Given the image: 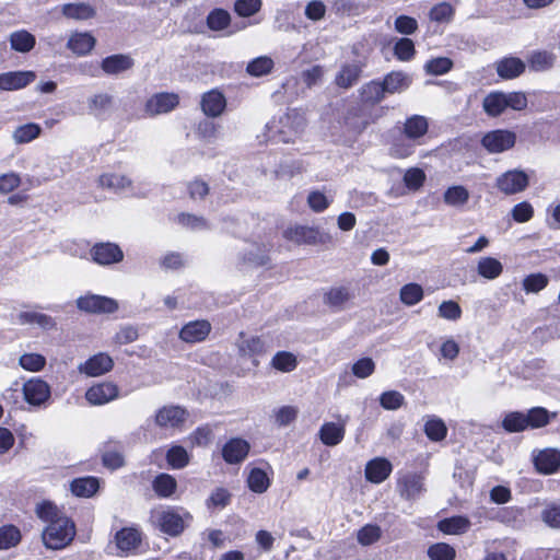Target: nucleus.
Segmentation results:
<instances>
[{
    "mask_svg": "<svg viewBox=\"0 0 560 560\" xmlns=\"http://www.w3.org/2000/svg\"><path fill=\"white\" fill-rule=\"evenodd\" d=\"M35 513L46 523L42 532V541L47 549L60 550L73 541L77 534L75 523L55 502L43 500L36 505Z\"/></svg>",
    "mask_w": 560,
    "mask_h": 560,
    "instance_id": "nucleus-1",
    "label": "nucleus"
},
{
    "mask_svg": "<svg viewBox=\"0 0 560 560\" xmlns=\"http://www.w3.org/2000/svg\"><path fill=\"white\" fill-rule=\"evenodd\" d=\"M282 237L295 246H318L331 242L329 233L324 232L319 226L305 224H290L282 232Z\"/></svg>",
    "mask_w": 560,
    "mask_h": 560,
    "instance_id": "nucleus-2",
    "label": "nucleus"
},
{
    "mask_svg": "<svg viewBox=\"0 0 560 560\" xmlns=\"http://www.w3.org/2000/svg\"><path fill=\"white\" fill-rule=\"evenodd\" d=\"M380 115L374 114L373 109L362 104H357L347 109L343 115L342 122L346 129L355 135H361L370 125L376 122Z\"/></svg>",
    "mask_w": 560,
    "mask_h": 560,
    "instance_id": "nucleus-3",
    "label": "nucleus"
},
{
    "mask_svg": "<svg viewBox=\"0 0 560 560\" xmlns=\"http://www.w3.org/2000/svg\"><path fill=\"white\" fill-rule=\"evenodd\" d=\"M480 143L490 154L505 152L516 143V133L509 129H494L486 132Z\"/></svg>",
    "mask_w": 560,
    "mask_h": 560,
    "instance_id": "nucleus-4",
    "label": "nucleus"
},
{
    "mask_svg": "<svg viewBox=\"0 0 560 560\" xmlns=\"http://www.w3.org/2000/svg\"><path fill=\"white\" fill-rule=\"evenodd\" d=\"M188 417L186 408L178 405H166L156 410L154 422L160 429L182 430Z\"/></svg>",
    "mask_w": 560,
    "mask_h": 560,
    "instance_id": "nucleus-5",
    "label": "nucleus"
},
{
    "mask_svg": "<svg viewBox=\"0 0 560 560\" xmlns=\"http://www.w3.org/2000/svg\"><path fill=\"white\" fill-rule=\"evenodd\" d=\"M529 185L528 175L521 170H510L495 179V187L505 196L524 191Z\"/></svg>",
    "mask_w": 560,
    "mask_h": 560,
    "instance_id": "nucleus-6",
    "label": "nucleus"
},
{
    "mask_svg": "<svg viewBox=\"0 0 560 560\" xmlns=\"http://www.w3.org/2000/svg\"><path fill=\"white\" fill-rule=\"evenodd\" d=\"M80 311L90 314H112L118 310L116 300L97 294H85L77 300Z\"/></svg>",
    "mask_w": 560,
    "mask_h": 560,
    "instance_id": "nucleus-7",
    "label": "nucleus"
},
{
    "mask_svg": "<svg viewBox=\"0 0 560 560\" xmlns=\"http://www.w3.org/2000/svg\"><path fill=\"white\" fill-rule=\"evenodd\" d=\"M90 255L92 260L100 266H109L124 260V252L120 246L112 242L95 243Z\"/></svg>",
    "mask_w": 560,
    "mask_h": 560,
    "instance_id": "nucleus-8",
    "label": "nucleus"
},
{
    "mask_svg": "<svg viewBox=\"0 0 560 560\" xmlns=\"http://www.w3.org/2000/svg\"><path fill=\"white\" fill-rule=\"evenodd\" d=\"M249 452V442L243 438L234 436L222 445L221 456L228 465H240L247 458Z\"/></svg>",
    "mask_w": 560,
    "mask_h": 560,
    "instance_id": "nucleus-9",
    "label": "nucleus"
},
{
    "mask_svg": "<svg viewBox=\"0 0 560 560\" xmlns=\"http://www.w3.org/2000/svg\"><path fill=\"white\" fill-rule=\"evenodd\" d=\"M179 105V96L173 92H160L149 97L144 105V112L150 116L166 114Z\"/></svg>",
    "mask_w": 560,
    "mask_h": 560,
    "instance_id": "nucleus-10",
    "label": "nucleus"
},
{
    "mask_svg": "<svg viewBox=\"0 0 560 560\" xmlns=\"http://www.w3.org/2000/svg\"><path fill=\"white\" fill-rule=\"evenodd\" d=\"M159 529L171 537L179 536L186 528V523L178 510L168 508L156 515Z\"/></svg>",
    "mask_w": 560,
    "mask_h": 560,
    "instance_id": "nucleus-11",
    "label": "nucleus"
},
{
    "mask_svg": "<svg viewBox=\"0 0 560 560\" xmlns=\"http://www.w3.org/2000/svg\"><path fill=\"white\" fill-rule=\"evenodd\" d=\"M22 393L26 402L39 406L50 397V387L45 381L33 377L23 384Z\"/></svg>",
    "mask_w": 560,
    "mask_h": 560,
    "instance_id": "nucleus-12",
    "label": "nucleus"
},
{
    "mask_svg": "<svg viewBox=\"0 0 560 560\" xmlns=\"http://www.w3.org/2000/svg\"><path fill=\"white\" fill-rule=\"evenodd\" d=\"M365 66V62L361 60L343 63L336 73L335 84L345 90L352 88L359 82Z\"/></svg>",
    "mask_w": 560,
    "mask_h": 560,
    "instance_id": "nucleus-13",
    "label": "nucleus"
},
{
    "mask_svg": "<svg viewBox=\"0 0 560 560\" xmlns=\"http://www.w3.org/2000/svg\"><path fill=\"white\" fill-rule=\"evenodd\" d=\"M211 324L207 319H196L185 324L179 330V338L187 343L206 340L211 332Z\"/></svg>",
    "mask_w": 560,
    "mask_h": 560,
    "instance_id": "nucleus-14",
    "label": "nucleus"
},
{
    "mask_svg": "<svg viewBox=\"0 0 560 560\" xmlns=\"http://www.w3.org/2000/svg\"><path fill=\"white\" fill-rule=\"evenodd\" d=\"M36 79V73L31 70L9 71L0 74V90L15 91L24 89L33 83Z\"/></svg>",
    "mask_w": 560,
    "mask_h": 560,
    "instance_id": "nucleus-15",
    "label": "nucleus"
},
{
    "mask_svg": "<svg viewBox=\"0 0 560 560\" xmlns=\"http://www.w3.org/2000/svg\"><path fill=\"white\" fill-rule=\"evenodd\" d=\"M393 471L392 463L385 457H375L365 465V479L372 483L378 485L385 481Z\"/></svg>",
    "mask_w": 560,
    "mask_h": 560,
    "instance_id": "nucleus-16",
    "label": "nucleus"
},
{
    "mask_svg": "<svg viewBox=\"0 0 560 560\" xmlns=\"http://www.w3.org/2000/svg\"><path fill=\"white\" fill-rule=\"evenodd\" d=\"M200 106L207 117H219L225 110L226 98L221 91L212 89L202 94Z\"/></svg>",
    "mask_w": 560,
    "mask_h": 560,
    "instance_id": "nucleus-17",
    "label": "nucleus"
},
{
    "mask_svg": "<svg viewBox=\"0 0 560 560\" xmlns=\"http://www.w3.org/2000/svg\"><path fill=\"white\" fill-rule=\"evenodd\" d=\"M118 397V387L110 382H103L91 386L85 398L92 405H104Z\"/></svg>",
    "mask_w": 560,
    "mask_h": 560,
    "instance_id": "nucleus-18",
    "label": "nucleus"
},
{
    "mask_svg": "<svg viewBox=\"0 0 560 560\" xmlns=\"http://www.w3.org/2000/svg\"><path fill=\"white\" fill-rule=\"evenodd\" d=\"M115 542L120 551L125 553L133 552L142 544V533L136 527H122L116 532Z\"/></svg>",
    "mask_w": 560,
    "mask_h": 560,
    "instance_id": "nucleus-19",
    "label": "nucleus"
},
{
    "mask_svg": "<svg viewBox=\"0 0 560 560\" xmlns=\"http://www.w3.org/2000/svg\"><path fill=\"white\" fill-rule=\"evenodd\" d=\"M536 470L542 475H552L560 469V451L556 448H545L534 458Z\"/></svg>",
    "mask_w": 560,
    "mask_h": 560,
    "instance_id": "nucleus-20",
    "label": "nucleus"
},
{
    "mask_svg": "<svg viewBox=\"0 0 560 560\" xmlns=\"http://www.w3.org/2000/svg\"><path fill=\"white\" fill-rule=\"evenodd\" d=\"M399 493L406 500H415L417 499L422 491L423 487V477L417 472H407L397 481Z\"/></svg>",
    "mask_w": 560,
    "mask_h": 560,
    "instance_id": "nucleus-21",
    "label": "nucleus"
},
{
    "mask_svg": "<svg viewBox=\"0 0 560 560\" xmlns=\"http://www.w3.org/2000/svg\"><path fill=\"white\" fill-rule=\"evenodd\" d=\"M553 418H556V413L545 407H533L526 412L523 411L524 431L545 428Z\"/></svg>",
    "mask_w": 560,
    "mask_h": 560,
    "instance_id": "nucleus-22",
    "label": "nucleus"
},
{
    "mask_svg": "<svg viewBox=\"0 0 560 560\" xmlns=\"http://www.w3.org/2000/svg\"><path fill=\"white\" fill-rule=\"evenodd\" d=\"M135 66V60L125 54H115L105 57L101 61V69L107 75H117L130 70Z\"/></svg>",
    "mask_w": 560,
    "mask_h": 560,
    "instance_id": "nucleus-23",
    "label": "nucleus"
},
{
    "mask_svg": "<svg viewBox=\"0 0 560 560\" xmlns=\"http://www.w3.org/2000/svg\"><path fill=\"white\" fill-rule=\"evenodd\" d=\"M385 95L380 80H371L359 89L360 104L371 109L380 104Z\"/></svg>",
    "mask_w": 560,
    "mask_h": 560,
    "instance_id": "nucleus-24",
    "label": "nucleus"
},
{
    "mask_svg": "<svg viewBox=\"0 0 560 560\" xmlns=\"http://www.w3.org/2000/svg\"><path fill=\"white\" fill-rule=\"evenodd\" d=\"M96 39L89 32H74L68 39L67 48L77 56H86L95 47Z\"/></svg>",
    "mask_w": 560,
    "mask_h": 560,
    "instance_id": "nucleus-25",
    "label": "nucleus"
},
{
    "mask_svg": "<svg viewBox=\"0 0 560 560\" xmlns=\"http://www.w3.org/2000/svg\"><path fill=\"white\" fill-rule=\"evenodd\" d=\"M114 366L113 359L104 352H100L85 361L81 371L88 376H100L109 372Z\"/></svg>",
    "mask_w": 560,
    "mask_h": 560,
    "instance_id": "nucleus-26",
    "label": "nucleus"
},
{
    "mask_svg": "<svg viewBox=\"0 0 560 560\" xmlns=\"http://www.w3.org/2000/svg\"><path fill=\"white\" fill-rule=\"evenodd\" d=\"M100 489V480L94 476L74 478L70 482V491L78 498H91Z\"/></svg>",
    "mask_w": 560,
    "mask_h": 560,
    "instance_id": "nucleus-27",
    "label": "nucleus"
},
{
    "mask_svg": "<svg viewBox=\"0 0 560 560\" xmlns=\"http://www.w3.org/2000/svg\"><path fill=\"white\" fill-rule=\"evenodd\" d=\"M346 435V428L342 423L325 422L319 431L318 436L326 446H336L342 442Z\"/></svg>",
    "mask_w": 560,
    "mask_h": 560,
    "instance_id": "nucleus-28",
    "label": "nucleus"
},
{
    "mask_svg": "<svg viewBox=\"0 0 560 560\" xmlns=\"http://www.w3.org/2000/svg\"><path fill=\"white\" fill-rule=\"evenodd\" d=\"M471 526L470 520L465 515L445 517L438 523V528L445 535H462Z\"/></svg>",
    "mask_w": 560,
    "mask_h": 560,
    "instance_id": "nucleus-29",
    "label": "nucleus"
},
{
    "mask_svg": "<svg viewBox=\"0 0 560 560\" xmlns=\"http://www.w3.org/2000/svg\"><path fill=\"white\" fill-rule=\"evenodd\" d=\"M152 489L158 498L167 499L175 494L177 481L172 475L161 472L152 480Z\"/></svg>",
    "mask_w": 560,
    "mask_h": 560,
    "instance_id": "nucleus-30",
    "label": "nucleus"
},
{
    "mask_svg": "<svg viewBox=\"0 0 560 560\" xmlns=\"http://www.w3.org/2000/svg\"><path fill=\"white\" fill-rule=\"evenodd\" d=\"M525 71V63L517 57H505L498 62V75L505 80L520 77Z\"/></svg>",
    "mask_w": 560,
    "mask_h": 560,
    "instance_id": "nucleus-31",
    "label": "nucleus"
},
{
    "mask_svg": "<svg viewBox=\"0 0 560 560\" xmlns=\"http://www.w3.org/2000/svg\"><path fill=\"white\" fill-rule=\"evenodd\" d=\"M385 94L400 93L410 85V79L402 71H390L381 81Z\"/></svg>",
    "mask_w": 560,
    "mask_h": 560,
    "instance_id": "nucleus-32",
    "label": "nucleus"
},
{
    "mask_svg": "<svg viewBox=\"0 0 560 560\" xmlns=\"http://www.w3.org/2000/svg\"><path fill=\"white\" fill-rule=\"evenodd\" d=\"M63 16L70 20L85 21L96 15V10L89 3H66L61 7Z\"/></svg>",
    "mask_w": 560,
    "mask_h": 560,
    "instance_id": "nucleus-33",
    "label": "nucleus"
},
{
    "mask_svg": "<svg viewBox=\"0 0 560 560\" xmlns=\"http://www.w3.org/2000/svg\"><path fill=\"white\" fill-rule=\"evenodd\" d=\"M246 485L252 492L261 494L269 489L271 485V478L264 469L254 467L247 475Z\"/></svg>",
    "mask_w": 560,
    "mask_h": 560,
    "instance_id": "nucleus-34",
    "label": "nucleus"
},
{
    "mask_svg": "<svg viewBox=\"0 0 560 560\" xmlns=\"http://www.w3.org/2000/svg\"><path fill=\"white\" fill-rule=\"evenodd\" d=\"M482 108L489 117H498L505 112V93L490 92L482 101Z\"/></svg>",
    "mask_w": 560,
    "mask_h": 560,
    "instance_id": "nucleus-35",
    "label": "nucleus"
},
{
    "mask_svg": "<svg viewBox=\"0 0 560 560\" xmlns=\"http://www.w3.org/2000/svg\"><path fill=\"white\" fill-rule=\"evenodd\" d=\"M555 61V54L547 50L533 51L527 59L529 69L535 72H544L551 69Z\"/></svg>",
    "mask_w": 560,
    "mask_h": 560,
    "instance_id": "nucleus-36",
    "label": "nucleus"
},
{
    "mask_svg": "<svg viewBox=\"0 0 560 560\" xmlns=\"http://www.w3.org/2000/svg\"><path fill=\"white\" fill-rule=\"evenodd\" d=\"M10 45L14 51L28 52L36 45L35 36L26 30H20L11 33Z\"/></svg>",
    "mask_w": 560,
    "mask_h": 560,
    "instance_id": "nucleus-37",
    "label": "nucleus"
},
{
    "mask_svg": "<svg viewBox=\"0 0 560 560\" xmlns=\"http://www.w3.org/2000/svg\"><path fill=\"white\" fill-rule=\"evenodd\" d=\"M429 129L428 120L420 115H413L406 119L404 125V133L408 139H419L423 137Z\"/></svg>",
    "mask_w": 560,
    "mask_h": 560,
    "instance_id": "nucleus-38",
    "label": "nucleus"
},
{
    "mask_svg": "<svg viewBox=\"0 0 560 560\" xmlns=\"http://www.w3.org/2000/svg\"><path fill=\"white\" fill-rule=\"evenodd\" d=\"M22 540L20 528L13 524L0 526V550H8L16 547Z\"/></svg>",
    "mask_w": 560,
    "mask_h": 560,
    "instance_id": "nucleus-39",
    "label": "nucleus"
},
{
    "mask_svg": "<svg viewBox=\"0 0 560 560\" xmlns=\"http://www.w3.org/2000/svg\"><path fill=\"white\" fill-rule=\"evenodd\" d=\"M98 184L102 188L122 190L131 187L132 182L124 174L104 173L100 176Z\"/></svg>",
    "mask_w": 560,
    "mask_h": 560,
    "instance_id": "nucleus-40",
    "label": "nucleus"
},
{
    "mask_svg": "<svg viewBox=\"0 0 560 560\" xmlns=\"http://www.w3.org/2000/svg\"><path fill=\"white\" fill-rule=\"evenodd\" d=\"M232 500V493L224 487H217L206 500V506L210 511L223 510Z\"/></svg>",
    "mask_w": 560,
    "mask_h": 560,
    "instance_id": "nucleus-41",
    "label": "nucleus"
},
{
    "mask_svg": "<svg viewBox=\"0 0 560 560\" xmlns=\"http://www.w3.org/2000/svg\"><path fill=\"white\" fill-rule=\"evenodd\" d=\"M352 296L348 288L332 287L325 293L324 301L330 307L341 308Z\"/></svg>",
    "mask_w": 560,
    "mask_h": 560,
    "instance_id": "nucleus-42",
    "label": "nucleus"
},
{
    "mask_svg": "<svg viewBox=\"0 0 560 560\" xmlns=\"http://www.w3.org/2000/svg\"><path fill=\"white\" fill-rule=\"evenodd\" d=\"M477 270L482 278L492 280L502 273L503 266L497 258L482 257L478 261Z\"/></svg>",
    "mask_w": 560,
    "mask_h": 560,
    "instance_id": "nucleus-43",
    "label": "nucleus"
},
{
    "mask_svg": "<svg viewBox=\"0 0 560 560\" xmlns=\"http://www.w3.org/2000/svg\"><path fill=\"white\" fill-rule=\"evenodd\" d=\"M423 431L432 442H440L447 435V427L442 419L436 417H431L425 421Z\"/></svg>",
    "mask_w": 560,
    "mask_h": 560,
    "instance_id": "nucleus-44",
    "label": "nucleus"
},
{
    "mask_svg": "<svg viewBox=\"0 0 560 560\" xmlns=\"http://www.w3.org/2000/svg\"><path fill=\"white\" fill-rule=\"evenodd\" d=\"M166 462L173 469H182L189 464V454L182 445H173L166 452Z\"/></svg>",
    "mask_w": 560,
    "mask_h": 560,
    "instance_id": "nucleus-45",
    "label": "nucleus"
},
{
    "mask_svg": "<svg viewBox=\"0 0 560 560\" xmlns=\"http://www.w3.org/2000/svg\"><path fill=\"white\" fill-rule=\"evenodd\" d=\"M424 296L423 289L420 284L410 282L400 288L399 298L402 304L413 306L422 301Z\"/></svg>",
    "mask_w": 560,
    "mask_h": 560,
    "instance_id": "nucleus-46",
    "label": "nucleus"
},
{
    "mask_svg": "<svg viewBox=\"0 0 560 560\" xmlns=\"http://www.w3.org/2000/svg\"><path fill=\"white\" fill-rule=\"evenodd\" d=\"M271 366L277 371L288 373L296 369L298 360L292 352L279 351L273 355Z\"/></svg>",
    "mask_w": 560,
    "mask_h": 560,
    "instance_id": "nucleus-47",
    "label": "nucleus"
},
{
    "mask_svg": "<svg viewBox=\"0 0 560 560\" xmlns=\"http://www.w3.org/2000/svg\"><path fill=\"white\" fill-rule=\"evenodd\" d=\"M42 132V128L38 124L27 122L19 126L13 132V139L16 143H28L34 139L38 138Z\"/></svg>",
    "mask_w": 560,
    "mask_h": 560,
    "instance_id": "nucleus-48",
    "label": "nucleus"
},
{
    "mask_svg": "<svg viewBox=\"0 0 560 560\" xmlns=\"http://www.w3.org/2000/svg\"><path fill=\"white\" fill-rule=\"evenodd\" d=\"M231 23L230 13L221 8H215L207 16V26L211 31L225 30Z\"/></svg>",
    "mask_w": 560,
    "mask_h": 560,
    "instance_id": "nucleus-49",
    "label": "nucleus"
},
{
    "mask_svg": "<svg viewBox=\"0 0 560 560\" xmlns=\"http://www.w3.org/2000/svg\"><path fill=\"white\" fill-rule=\"evenodd\" d=\"M394 56L399 61H410L416 56V47L412 39L408 37L399 38L393 48Z\"/></svg>",
    "mask_w": 560,
    "mask_h": 560,
    "instance_id": "nucleus-50",
    "label": "nucleus"
},
{
    "mask_svg": "<svg viewBox=\"0 0 560 560\" xmlns=\"http://www.w3.org/2000/svg\"><path fill=\"white\" fill-rule=\"evenodd\" d=\"M273 60L268 56H260L248 62L246 71L252 77H262L269 74L273 69Z\"/></svg>",
    "mask_w": 560,
    "mask_h": 560,
    "instance_id": "nucleus-51",
    "label": "nucleus"
},
{
    "mask_svg": "<svg viewBox=\"0 0 560 560\" xmlns=\"http://www.w3.org/2000/svg\"><path fill=\"white\" fill-rule=\"evenodd\" d=\"M427 555L430 560H454L456 550L447 542H435L429 546Z\"/></svg>",
    "mask_w": 560,
    "mask_h": 560,
    "instance_id": "nucleus-52",
    "label": "nucleus"
},
{
    "mask_svg": "<svg viewBox=\"0 0 560 560\" xmlns=\"http://www.w3.org/2000/svg\"><path fill=\"white\" fill-rule=\"evenodd\" d=\"M382 537V529L376 524H366L357 533V540L361 546H371Z\"/></svg>",
    "mask_w": 560,
    "mask_h": 560,
    "instance_id": "nucleus-53",
    "label": "nucleus"
},
{
    "mask_svg": "<svg viewBox=\"0 0 560 560\" xmlns=\"http://www.w3.org/2000/svg\"><path fill=\"white\" fill-rule=\"evenodd\" d=\"M176 222L183 228L191 231L206 230L209 228L208 221L203 217L188 212L178 213Z\"/></svg>",
    "mask_w": 560,
    "mask_h": 560,
    "instance_id": "nucleus-54",
    "label": "nucleus"
},
{
    "mask_svg": "<svg viewBox=\"0 0 560 560\" xmlns=\"http://www.w3.org/2000/svg\"><path fill=\"white\" fill-rule=\"evenodd\" d=\"M455 14V9L448 2H440L434 4L430 12L429 18L431 21L438 23H448L453 20Z\"/></svg>",
    "mask_w": 560,
    "mask_h": 560,
    "instance_id": "nucleus-55",
    "label": "nucleus"
},
{
    "mask_svg": "<svg viewBox=\"0 0 560 560\" xmlns=\"http://www.w3.org/2000/svg\"><path fill=\"white\" fill-rule=\"evenodd\" d=\"M549 283V278L541 272L530 273L523 279L522 285L526 293H538Z\"/></svg>",
    "mask_w": 560,
    "mask_h": 560,
    "instance_id": "nucleus-56",
    "label": "nucleus"
},
{
    "mask_svg": "<svg viewBox=\"0 0 560 560\" xmlns=\"http://www.w3.org/2000/svg\"><path fill=\"white\" fill-rule=\"evenodd\" d=\"M468 199L469 192L462 185L448 187L444 192V202L450 206H463Z\"/></svg>",
    "mask_w": 560,
    "mask_h": 560,
    "instance_id": "nucleus-57",
    "label": "nucleus"
},
{
    "mask_svg": "<svg viewBox=\"0 0 560 560\" xmlns=\"http://www.w3.org/2000/svg\"><path fill=\"white\" fill-rule=\"evenodd\" d=\"M523 512L524 510L518 506H502L495 511L492 520L511 525L520 521Z\"/></svg>",
    "mask_w": 560,
    "mask_h": 560,
    "instance_id": "nucleus-58",
    "label": "nucleus"
},
{
    "mask_svg": "<svg viewBox=\"0 0 560 560\" xmlns=\"http://www.w3.org/2000/svg\"><path fill=\"white\" fill-rule=\"evenodd\" d=\"M114 98L107 93H100L93 95L89 100V109L95 116H98L113 106Z\"/></svg>",
    "mask_w": 560,
    "mask_h": 560,
    "instance_id": "nucleus-59",
    "label": "nucleus"
},
{
    "mask_svg": "<svg viewBox=\"0 0 560 560\" xmlns=\"http://www.w3.org/2000/svg\"><path fill=\"white\" fill-rule=\"evenodd\" d=\"M541 521L550 528L560 529V503L546 504L540 513Z\"/></svg>",
    "mask_w": 560,
    "mask_h": 560,
    "instance_id": "nucleus-60",
    "label": "nucleus"
},
{
    "mask_svg": "<svg viewBox=\"0 0 560 560\" xmlns=\"http://www.w3.org/2000/svg\"><path fill=\"white\" fill-rule=\"evenodd\" d=\"M213 438V430L209 424L197 427L189 435L191 446H208Z\"/></svg>",
    "mask_w": 560,
    "mask_h": 560,
    "instance_id": "nucleus-61",
    "label": "nucleus"
},
{
    "mask_svg": "<svg viewBox=\"0 0 560 560\" xmlns=\"http://www.w3.org/2000/svg\"><path fill=\"white\" fill-rule=\"evenodd\" d=\"M453 61L448 57H436L425 63V71L433 75H443L453 68Z\"/></svg>",
    "mask_w": 560,
    "mask_h": 560,
    "instance_id": "nucleus-62",
    "label": "nucleus"
},
{
    "mask_svg": "<svg viewBox=\"0 0 560 560\" xmlns=\"http://www.w3.org/2000/svg\"><path fill=\"white\" fill-rule=\"evenodd\" d=\"M20 365L30 372H38L44 369L46 359L39 353H24L20 357Z\"/></svg>",
    "mask_w": 560,
    "mask_h": 560,
    "instance_id": "nucleus-63",
    "label": "nucleus"
},
{
    "mask_svg": "<svg viewBox=\"0 0 560 560\" xmlns=\"http://www.w3.org/2000/svg\"><path fill=\"white\" fill-rule=\"evenodd\" d=\"M380 404L386 410H397L405 404V397L397 390H387L381 394Z\"/></svg>",
    "mask_w": 560,
    "mask_h": 560,
    "instance_id": "nucleus-64",
    "label": "nucleus"
}]
</instances>
